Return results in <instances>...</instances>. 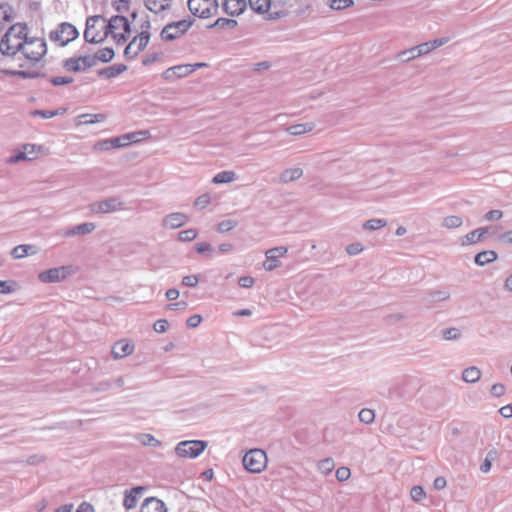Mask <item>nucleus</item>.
Here are the masks:
<instances>
[{
    "instance_id": "nucleus-28",
    "label": "nucleus",
    "mask_w": 512,
    "mask_h": 512,
    "mask_svg": "<svg viewBox=\"0 0 512 512\" xmlns=\"http://www.w3.org/2000/svg\"><path fill=\"white\" fill-rule=\"evenodd\" d=\"M481 370L476 366H470L462 372V380L467 383H476L481 378Z\"/></svg>"
},
{
    "instance_id": "nucleus-36",
    "label": "nucleus",
    "mask_w": 512,
    "mask_h": 512,
    "mask_svg": "<svg viewBox=\"0 0 512 512\" xmlns=\"http://www.w3.org/2000/svg\"><path fill=\"white\" fill-rule=\"evenodd\" d=\"M428 303L446 301L450 298V293L446 290L430 291L428 294Z\"/></svg>"
},
{
    "instance_id": "nucleus-26",
    "label": "nucleus",
    "mask_w": 512,
    "mask_h": 512,
    "mask_svg": "<svg viewBox=\"0 0 512 512\" xmlns=\"http://www.w3.org/2000/svg\"><path fill=\"white\" fill-rule=\"evenodd\" d=\"M115 56V52L110 47H105L102 49H99L94 55H91V58L94 59V66L97 64V62H103L108 63L110 62Z\"/></svg>"
},
{
    "instance_id": "nucleus-40",
    "label": "nucleus",
    "mask_w": 512,
    "mask_h": 512,
    "mask_svg": "<svg viewBox=\"0 0 512 512\" xmlns=\"http://www.w3.org/2000/svg\"><path fill=\"white\" fill-rule=\"evenodd\" d=\"M386 224L387 221L384 219H370L364 223L363 227L366 230L373 231L385 227Z\"/></svg>"
},
{
    "instance_id": "nucleus-22",
    "label": "nucleus",
    "mask_w": 512,
    "mask_h": 512,
    "mask_svg": "<svg viewBox=\"0 0 512 512\" xmlns=\"http://www.w3.org/2000/svg\"><path fill=\"white\" fill-rule=\"evenodd\" d=\"M37 252H38V249L36 246L30 245V244H21V245L15 246L11 250L10 254L14 259H21V258H24L29 255H35Z\"/></svg>"
},
{
    "instance_id": "nucleus-29",
    "label": "nucleus",
    "mask_w": 512,
    "mask_h": 512,
    "mask_svg": "<svg viewBox=\"0 0 512 512\" xmlns=\"http://www.w3.org/2000/svg\"><path fill=\"white\" fill-rule=\"evenodd\" d=\"M313 129H314L313 123H302V124L291 125V126L287 127L285 130L290 135L300 136L307 132L312 131Z\"/></svg>"
},
{
    "instance_id": "nucleus-38",
    "label": "nucleus",
    "mask_w": 512,
    "mask_h": 512,
    "mask_svg": "<svg viewBox=\"0 0 512 512\" xmlns=\"http://www.w3.org/2000/svg\"><path fill=\"white\" fill-rule=\"evenodd\" d=\"M334 467L335 463L332 458H325L317 463V468L319 472H321L323 475L330 474L333 471Z\"/></svg>"
},
{
    "instance_id": "nucleus-63",
    "label": "nucleus",
    "mask_w": 512,
    "mask_h": 512,
    "mask_svg": "<svg viewBox=\"0 0 512 512\" xmlns=\"http://www.w3.org/2000/svg\"><path fill=\"white\" fill-rule=\"evenodd\" d=\"M202 321V317L198 314H194L187 319V326L189 328H196Z\"/></svg>"
},
{
    "instance_id": "nucleus-14",
    "label": "nucleus",
    "mask_w": 512,
    "mask_h": 512,
    "mask_svg": "<svg viewBox=\"0 0 512 512\" xmlns=\"http://www.w3.org/2000/svg\"><path fill=\"white\" fill-rule=\"evenodd\" d=\"M104 28L107 29L108 34H115L118 30L122 29L125 33L131 32V25L128 19L122 15H116L104 23Z\"/></svg>"
},
{
    "instance_id": "nucleus-33",
    "label": "nucleus",
    "mask_w": 512,
    "mask_h": 512,
    "mask_svg": "<svg viewBox=\"0 0 512 512\" xmlns=\"http://www.w3.org/2000/svg\"><path fill=\"white\" fill-rule=\"evenodd\" d=\"M251 9L259 14L268 12L272 0H248Z\"/></svg>"
},
{
    "instance_id": "nucleus-13",
    "label": "nucleus",
    "mask_w": 512,
    "mask_h": 512,
    "mask_svg": "<svg viewBox=\"0 0 512 512\" xmlns=\"http://www.w3.org/2000/svg\"><path fill=\"white\" fill-rule=\"evenodd\" d=\"M288 252V248L285 246H279L266 251V261L263 263V267L266 271H272L280 266L279 257L284 256Z\"/></svg>"
},
{
    "instance_id": "nucleus-61",
    "label": "nucleus",
    "mask_w": 512,
    "mask_h": 512,
    "mask_svg": "<svg viewBox=\"0 0 512 512\" xmlns=\"http://www.w3.org/2000/svg\"><path fill=\"white\" fill-rule=\"evenodd\" d=\"M362 250H363V246L360 243H353L346 247V252L349 255H357L360 252H362Z\"/></svg>"
},
{
    "instance_id": "nucleus-51",
    "label": "nucleus",
    "mask_w": 512,
    "mask_h": 512,
    "mask_svg": "<svg viewBox=\"0 0 512 512\" xmlns=\"http://www.w3.org/2000/svg\"><path fill=\"white\" fill-rule=\"evenodd\" d=\"M28 156L26 155V152L25 151H18L17 153H15L14 155L10 156L8 159H7V163L9 164H15V163H18L20 161H24V160H28Z\"/></svg>"
},
{
    "instance_id": "nucleus-32",
    "label": "nucleus",
    "mask_w": 512,
    "mask_h": 512,
    "mask_svg": "<svg viewBox=\"0 0 512 512\" xmlns=\"http://www.w3.org/2000/svg\"><path fill=\"white\" fill-rule=\"evenodd\" d=\"M236 173L231 170H225L217 173L213 179L212 182L214 184H224V183H230L236 180Z\"/></svg>"
},
{
    "instance_id": "nucleus-53",
    "label": "nucleus",
    "mask_w": 512,
    "mask_h": 512,
    "mask_svg": "<svg viewBox=\"0 0 512 512\" xmlns=\"http://www.w3.org/2000/svg\"><path fill=\"white\" fill-rule=\"evenodd\" d=\"M50 82L52 85L54 86H60V85H66V84H70L73 82V78L72 77H61V76H56V77H52L50 79Z\"/></svg>"
},
{
    "instance_id": "nucleus-8",
    "label": "nucleus",
    "mask_w": 512,
    "mask_h": 512,
    "mask_svg": "<svg viewBox=\"0 0 512 512\" xmlns=\"http://www.w3.org/2000/svg\"><path fill=\"white\" fill-rule=\"evenodd\" d=\"M125 209L124 202L118 196L109 197L89 204V210L95 214H108Z\"/></svg>"
},
{
    "instance_id": "nucleus-48",
    "label": "nucleus",
    "mask_w": 512,
    "mask_h": 512,
    "mask_svg": "<svg viewBox=\"0 0 512 512\" xmlns=\"http://www.w3.org/2000/svg\"><path fill=\"white\" fill-rule=\"evenodd\" d=\"M236 225H237V222L234 220H230V219L223 220L218 224L217 230L220 233H225V232L232 230Z\"/></svg>"
},
{
    "instance_id": "nucleus-46",
    "label": "nucleus",
    "mask_w": 512,
    "mask_h": 512,
    "mask_svg": "<svg viewBox=\"0 0 512 512\" xmlns=\"http://www.w3.org/2000/svg\"><path fill=\"white\" fill-rule=\"evenodd\" d=\"M442 336L445 340H457L460 338V331L457 328H446L442 331Z\"/></svg>"
},
{
    "instance_id": "nucleus-56",
    "label": "nucleus",
    "mask_w": 512,
    "mask_h": 512,
    "mask_svg": "<svg viewBox=\"0 0 512 512\" xmlns=\"http://www.w3.org/2000/svg\"><path fill=\"white\" fill-rule=\"evenodd\" d=\"M505 391H506V388L502 383H496V384L492 385L491 390H490L491 394L494 397L503 396L505 394Z\"/></svg>"
},
{
    "instance_id": "nucleus-50",
    "label": "nucleus",
    "mask_w": 512,
    "mask_h": 512,
    "mask_svg": "<svg viewBox=\"0 0 512 512\" xmlns=\"http://www.w3.org/2000/svg\"><path fill=\"white\" fill-rule=\"evenodd\" d=\"M350 475H351V472L348 467L343 466L336 470V478L340 482L348 480Z\"/></svg>"
},
{
    "instance_id": "nucleus-21",
    "label": "nucleus",
    "mask_w": 512,
    "mask_h": 512,
    "mask_svg": "<svg viewBox=\"0 0 512 512\" xmlns=\"http://www.w3.org/2000/svg\"><path fill=\"white\" fill-rule=\"evenodd\" d=\"M145 490L142 486L133 487L130 491L125 492L123 506L127 510H131L136 507L138 502V496Z\"/></svg>"
},
{
    "instance_id": "nucleus-1",
    "label": "nucleus",
    "mask_w": 512,
    "mask_h": 512,
    "mask_svg": "<svg viewBox=\"0 0 512 512\" xmlns=\"http://www.w3.org/2000/svg\"><path fill=\"white\" fill-rule=\"evenodd\" d=\"M28 27L25 23L12 25L0 40V52L4 56L13 57L22 51L27 39Z\"/></svg>"
},
{
    "instance_id": "nucleus-64",
    "label": "nucleus",
    "mask_w": 512,
    "mask_h": 512,
    "mask_svg": "<svg viewBox=\"0 0 512 512\" xmlns=\"http://www.w3.org/2000/svg\"><path fill=\"white\" fill-rule=\"evenodd\" d=\"M114 6L118 12H125L129 9V0H115Z\"/></svg>"
},
{
    "instance_id": "nucleus-16",
    "label": "nucleus",
    "mask_w": 512,
    "mask_h": 512,
    "mask_svg": "<svg viewBox=\"0 0 512 512\" xmlns=\"http://www.w3.org/2000/svg\"><path fill=\"white\" fill-rule=\"evenodd\" d=\"M222 8L230 16H238L247 8L246 0H223Z\"/></svg>"
},
{
    "instance_id": "nucleus-60",
    "label": "nucleus",
    "mask_w": 512,
    "mask_h": 512,
    "mask_svg": "<svg viewBox=\"0 0 512 512\" xmlns=\"http://www.w3.org/2000/svg\"><path fill=\"white\" fill-rule=\"evenodd\" d=\"M16 74L24 79H33V78H38L40 76H44L43 73L36 72V71H17Z\"/></svg>"
},
{
    "instance_id": "nucleus-5",
    "label": "nucleus",
    "mask_w": 512,
    "mask_h": 512,
    "mask_svg": "<svg viewBox=\"0 0 512 512\" xmlns=\"http://www.w3.org/2000/svg\"><path fill=\"white\" fill-rule=\"evenodd\" d=\"M79 35L78 30L74 25L68 22H63L58 27L52 30L49 34V38L52 42L58 43L64 47L71 41L75 40Z\"/></svg>"
},
{
    "instance_id": "nucleus-43",
    "label": "nucleus",
    "mask_w": 512,
    "mask_h": 512,
    "mask_svg": "<svg viewBox=\"0 0 512 512\" xmlns=\"http://www.w3.org/2000/svg\"><path fill=\"white\" fill-rule=\"evenodd\" d=\"M417 46H414L410 49H407L405 51H402L401 53H399L398 57L403 61V62H408L412 59H415L417 57H419V55H417Z\"/></svg>"
},
{
    "instance_id": "nucleus-59",
    "label": "nucleus",
    "mask_w": 512,
    "mask_h": 512,
    "mask_svg": "<svg viewBox=\"0 0 512 512\" xmlns=\"http://www.w3.org/2000/svg\"><path fill=\"white\" fill-rule=\"evenodd\" d=\"M255 283V280L251 276H242L238 280V284L242 288H251Z\"/></svg>"
},
{
    "instance_id": "nucleus-47",
    "label": "nucleus",
    "mask_w": 512,
    "mask_h": 512,
    "mask_svg": "<svg viewBox=\"0 0 512 512\" xmlns=\"http://www.w3.org/2000/svg\"><path fill=\"white\" fill-rule=\"evenodd\" d=\"M410 495H411V498L415 502H420L421 500H423L426 497V493L421 486L412 487L411 491H410Z\"/></svg>"
},
{
    "instance_id": "nucleus-39",
    "label": "nucleus",
    "mask_w": 512,
    "mask_h": 512,
    "mask_svg": "<svg viewBox=\"0 0 512 512\" xmlns=\"http://www.w3.org/2000/svg\"><path fill=\"white\" fill-rule=\"evenodd\" d=\"M18 288L17 282L13 280L2 281L0 280V293L2 294H11L15 292Z\"/></svg>"
},
{
    "instance_id": "nucleus-18",
    "label": "nucleus",
    "mask_w": 512,
    "mask_h": 512,
    "mask_svg": "<svg viewBox=\"0 0 512 512\" xmlns=\"http://www.w3.org/2000/svg\"><path fill=\"white\" fill-rule=\"evenodd\" d=\"M96 226L92 222H85L78 225H75L71 228H68L64 232L65 237H74L78 235H87L92 233L95 230Z\"/></svg>"
},
{
    "instance_id": "nucleus-49",
    "label": "nucleus",
    "mask_w": 512,
    "mask_h": 512,
    "mask_svg": "<svg viewBox=\"0 0 512 512\" xmlns=\"http://www.w3.org/2000/svg\"><path fill=\"white\" fill-rule=\"evenodd\" d=\"M211 202V197L209 194H202L199 197L196 198L194 202V206L198 209H204L207 207Z\"/></svg>"
},
{
    "instance_id": "nucleus-6",
    "label": "nucleus",
    "mask_w": 512,
    "mask_h": 512,
    "mask_svg": "<svg viewBox=\"0 0 512 512\" xmlns=\"http://www.w3.org/2000/svg\"><path fill=\"white\" fill-rule=\"evenodd\" d=\"M243 466L251 473L262 472L267 465V455L261 449H251L243 457Z\"/></svg>"
},
{
    "instance_id": "nucleus-15",
    "label": "nucleus",
    "mask_w": 512,
    "mask_h": 512,
    "mask_svg": "<svg viewBox=\"0 0 512 512\" xmlns=\"http://www.w3.org/2000/svg\"><path fill=\"white\" fill-rule=\"evenodd\" d=\"M188 222V216L181 212H174L166 215L162 220V226L169 229H176Z\"/></svg>"
},
{
    "instance_id": "nucleus-30",
    "label": "nucleus",
    "mask_w": 512,
    "mask_h": 512,
    "mask_svg": "<svg viewBox=\"0 0 512 512\" xmlns=\"http://www.w3.org/2000/svg\"><path fill=\"white\" fill-rule=\"evenodd\" d=\"M135 439L143 446H149V447H160L161 446V441H159L152 434H149V433H138L135 435Z\"/></svg>"
},
{
    "instance_id": "nucleus-2",
    "label": "nucleus",
    "mask_w": 512,
    "mask_h": 512,
    "mask_svg": "<svg viewBox=\"0 0 512 512\" xmlns=\"http://www.w3.org/2000/svg\"><path fill=\"white\" fill-rule=\"evenodd\" d=\"M105 18L101 15L89 16L86 20L84 30V39L88 43H102L108 36L107 29L104 28Z\"/></svg>"
},
{
    "instance_id": "nucleus-57",
    "label": "nucleus",
    "mask_w": 512,
    "mask_h": 512,
    "mask_svg": "<svg viewBox=\"0 0 512 512\" xmlns=\"http://www.w3.org/2000/svg\"><path fill=\"white\" fill-rule=\"evenodd\" d=\"M199 282V278L197 275H188L183 277L182 284L187 287H195Z\"/></svg>"
},
{
    "instance_id": "nucleus-55",
    "label": "nucleus",
    "mask_w": 512,
    "mask_h": 512,
    "mask_svg": "<svg viewBox=\"0 0 512 512\" xmlns=\"http://www.w3.org/2000/svg\"><path fill=\"white\" fill-rule=\"evenodd\" d=\"M169 323L166 319H159L154 323V330L157 333H164L167 331Z\"/></svg>"
},
{
    "instance_id": "nucleus-42",
    "label": "nucleus",
    "mask_w": 512,
    "mask_h": 512,
    "mask_svg": "<svg viewBox=\"0 0 512 512\" xmlns=\"http://www.w3.org/2000/svg\"><path fill=\"white\" fill-rule=\"evenodd\" d=\"M197 237V230L190 228L179 232L178 239L182 242H190Z\"/></svg>"
},
{
    "instance_id": "nucleus-54",
    "label": "nucleus",
    "mask_w": 512,
    "mask_h": 512,
    "mask_svg": "<svg viewBox=\"0 0 512 512\" xmlns=\"http://www.w3.org/2000/svg\"><path fill=\"white\" fill-rule=\"evenodd\" d=\"M195 250L199 254H204V253H207V252H212L213 251V247H212L211 244H209L207 242H198V243L195 244Z\"/></svg>"
},
{
    "instance_id": "nucleus-58",
    "label": "nucleus",
    "mask_w": 512,
    "mask_h": 512,
    "mask_svg": "<svg viewBox=\"0 0 512 512\" xmlns=\"http://www.w3.org/2000/svg\"><path fill=\"white\" fill-rule=\"evenodd\" d=\"M432 50H433V48L431 46L430 41L417 45V53H418L417 55H419V57L422 55L428 54Z\"/></svg>"
},
{
    "instance_id": "nucleus-19",
    "label": "nucleus",
    "mask_w": 512,
    "mask_h": 512,
    "mask_svg": "<svg viewBox=\"0 0 512 512\" xmlns=\"http://www.w3.org/2000/svg\"><path fill=\"white\" fill-rule=\"evenodd\" d=\"M140 512H167V508L162 500L155 497H149L145 499Z\"/></svg>"
},
{
    "instance_id": "nucleus-44",
    "label": "nucleus",
    "mask_w": 512,
    "mask_h": 512,
    "mask_svg": "<svg viewBox=\"0 0 512 512\" xmlns=\"http://www.w3.org/2000/svg\"><path fill=\"white\" fill-rule=\"evenodd\" d=\"M330 7L334 10L346 9L354 4L353 0H329Z\"/></svg>"
},
{
    "instance_id": "nucleus-20",
    "label": "nucleus",
    "mask_w": 512,
    "mask_h": 512,
    "mask_svg": "<svg viewBox=\"0 0 512 512\" xmlns=\"http://www.w3.org/2000/svg\"><path fill=\"white\" fill-rule=\"evenodd\" d=\"M134 346L124 340L118 341L112 347V356L114 359H121L132 354Z\"/></svg>"
},
{
    "instance_id": "nucleus-52",
    "label": "nucleus",
    "mask_w": 512,
    "mask_h": 512,
    "mask_svg": "<svg viewBox=\"0 0 512 512\" xmlns=\"http://www.w3.org/2000/svg\"><path fill=\"white\" fill-rule=\"evenodd\" d=\"M503 217V212L501 210H490L484 215V220L486 221H498Z\"/></svg>"
},
{
    "instance_id": "nucleus-7",
    "label": "nucleus",
    "mask_w": 512,
    "mask_h": 512,
    "mask_svg": "<svg viewBox=\"0 0 512 512\" xmlns=\"http://www.w3.org/2000/svg\"><path fill=\"white\" fill-rule=\"evenodd\" d=\"M188 8L190 12L199 18H209L218 11L217 0H188Z\"/></svg>"
},
{
    "instance_id": "nucleus-9",
    "label": "nucleus",
    "mask_w": 512,
    "mask_h": 512,
    "mask_svg": "<svg viewBox=\"0 0 512 512\" xmlns=\"http://www.w3.org/2000/svg\"><path fill=\"white\" fill-rule=\"evenodd\" d=\"M207 447V442L202 440H186L178 443L175 453L182 458H197Z\"/></svg>"
},
{
    "instance_id": "nucleus-17",
    "label": "nucleus",
    "mask_w": 512,
    "mask_h": 512,
    "mask_svg": "<svg viewBox=\"0 0 512 512\" xmlns=\"http://www.w3.org/2000/svg\"><path fill=\"white\" fill-rule=\"evenodd\" d=\"M490 230V227H481L477 228L469 233H467L465 236L461 238V245L462 246H468V245H474L480 241L483 240L486 233H488Z\"/></svg>"
},
{
    "instance_id": "nucleus-11",
    "label": "nucleus",
    "mask_w": 512,
    "mask_h": 512,
    "mask_svg": "<svg viewBox=\"0 0 512 512\" xmlns=\"http://www.w3.org/2000/svg\"><path fill=\"white\" fill-rule=\"evenodd\" d=\"M94 66V59L91 55L70 57L63 61V67L69 72H83Z\"/></svg>"
},
{
    "instance_id": "nucleus-24",
    "label": "nucleus",
    "mask_w": 512,
    "mask_h": 512,
    "mask_svg": "<svg viewBox=\"0 0 512 512\" xmlns=\"http://www.w3.org/2000/svg\"><path fill=\"white\" fill-rule=\"evenodd\" d=\"M146 8L155 13H161L171 7L172 0H144Z\"/></svg>"
},
{
    "instance_id": "nucleus-4",
    "label": "nucleus",
    "mask_w": 512,
    "mask_h": 512,
    "mask_svg": "<svg viewBox=\"0 0 512 512\" xmlns=\"http://www.w3.org/2000/svg\"><path fill=\"white\" fill-rule=\"evenodd\" d=\"M194 19L187 18L165 25L160 32V37L164 41H173L184 35L193 25Z\"/></svg>"
},
{
    "instance_id": "nucleus-62",
    "label": "nucleus",
    "mask_w": 512,
    "mask_h": 512,
    "mask_svg": "<svg viewBox=\"0 0 512 512\" xmlns=\"http://www.w3.org/2000/svg\"><path fill=\"white\" fill-rule=\"evenodd\" d=\"M112 147L114 148H123L127 146L126 139L124 134L118 137L111 138Z\"/></svg>"
},
{
    "instance_id": "nucleus-25",
    "label": "nucleus",
    "mask_w": 512,
    "mask_h": 512,
    "mask_svg": "<svg viewBox=\"0 0 512 512\" xmlns=\"http://www.w3.org/2000/svg\"><path fill=\"white\" fill-rule=\"evenodd\" d=\"M303 175L301 168H288L285 169L279 176V181L283 184L295 181Z\"/></svg>"
},
{
    "instance_id": "nucleus-41",
    "label": "nucleus",
    "mask_w": 512,
    "mask_h": 512,
    "mask_svg": "<svg viewBox=\"0 0 512 512\" xmlns=\"http://www.w3.org/2000/svg\"><path fill=\"white\" fill-rule=\"evenodd\" d=\"M358 417L362 423L370 424L375 419V413L371 409L364 408L359 412Z\"/></svg>"
},
{
    "instance_id": "nucleus-31",
    "label": "nucleus",
    "mask_w": 512,
    "mask_h": 512,
    "mask_svg": "<svg viewBox=\"0 0 512 512\" xmlns=\"http://www.w3.org/2000/svg\"><path fill=\"white\" fill-rule=\"evenodd\" d=\"M127 146L132 143H139L142 140L148 139L150 137V132L148 130L135 131L131 133L124 134Z\"/></svg>"
},
{
    "instance_id": "nucleus-35",
    "label": "nucleus",
    "mask_w": 512,
    "mask_h": 512,
    "mask_svg": "<svg viewBox=\"0 0 512 512\" xmlns=\"http://www.w3.org/2000/svg\"><path fill=\"white\" fill-rule=\"evenodd\" d=\"M237 24V21L234 19L218 18L214 23L208 25V28L233 29L237 26Z\"/></svg>"
},
{
    "instance_id": "nucleus-3",
    "label": "nucleus",
    "mask_w": 512,
    "mask_h": 512,
    "mask_svg": "<svg viewBox=\"0 0 512 512\" xmlns=\"http://www.w3.org/2000/svg\"><path fill=\"white\" fill-rule=\"evenodd\" d=\"M21 52L28 60L39 62L47 53L46 41L43 38L27 37Z\"/></svg>"
},
{
    "instance_id": "nucleus-12",
    "label": "nucleus",
    "mask_w": 512,
    "mask_h": 512,
    "mask_svg": "<svg viewBox=\"0 0 512 512\" xmlns=\"http://www.w3.org/2000/svg\"><path fill=\"white\" fill-rule=\"evenodd\" d=\"M71 273V267L61 266L39 273L38 278L43 283H57L64 280Z\"/></svg>"
},
{
    "instance_id": "nucleus-27",
    "label": "nucleus",
    "mask_w": 512,
    "mask_h": 512,
    "mask_svg": "<svg viewBox=\"0 0 512 512\" xmlns=\"http://www.w3.org/2000/svg\"><path fill=\"white\" fill-rule=\"evenodd\" d=\"M498 258V255L493 250H486L479 252L475 256V263L478 266H485L486 264L494 262Z\"/></svg>"
},
{
    "instance_id": "nucleus-34",
    "label": "nucleus",
    "mask_w": 512,
    "mask_h": 512,
    "mask_svg": "<svg viewBox=\"0 0 512 512\" xmlns=\"http://www.w3.org/2000/svg\"><path fill=\"white\" fill-rule=\"evenodd\" d=\"M498 458V451L496 449H491L487 452V455L480 465V470L483 473H488L491 470L492 463Z\"/></svg>"
},
{
    "instance_id": "nucleus-37",
    "label": "nucleus",
    "mask_w": 512,
    "mask_h": 512,
    "mask_svg": "<svg viewBox=\"0 0 512 512\" xmlns=\"http://www.w3.org/2000/svg\"><path fill=\"white\" fill-rule=\"evenodd\" d=\"M463 224V220L460 216L450 215L443 219L442 226L447 229H456Z\"/></svg>"
},
{
    "instance_id": "nucleus-10",
    "label": "nucleus",
    "mask_w": 512,
    "mask_h": 512,
    "mask_svg": "<svg viewBox=\"0 0 512 512\" xmlns=\"http://www.w3.org/2000/svg\"><path fill=\"white\" fill-rule=\"evenodd\" d=\"M150 37V32H140L126 46L124 50V56L127 59H134L140 52H142L147 47L150 41Z\"/></svg>"
},
{
    "instance_id": "nucleus-45",
    "label": "nucleus",
    "mask_w": 512,
    "mask_h": 512,
    "mask_svg": "<svg viewBox=\"0 0 512 512\" xmlns=\"http://www.w3.org/2000/svg\"><path fill=\"white\" fill-rule=\"evenodd\" d=\"M174 70L177 78H183L193 73V68H190L189 64L176 65Z\"/></svg>"
},
{
    "instance_id": "nucleus-23",
    "label": "nucleus",
    "mask_w": 512,
    "mask_h": 512,
    "mask_svg": "<svg viewBox=\"0 0 512 512\" xmlns=\"http://www.w3.org/2000/svg\"><path fill=\"white\" fill-rule=\"evenodd\" d=\"M126 70L127 66L125 64H114L109 67L98 70L97 74L99 77L112 79L117 77Z\"/></svg>"
}]
</instances>
